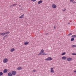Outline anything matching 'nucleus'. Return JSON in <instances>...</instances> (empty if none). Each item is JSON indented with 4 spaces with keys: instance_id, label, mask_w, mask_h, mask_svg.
<instances>
[{
    "instance_id": "obj_21",
    "label": "nucleus",
    "mask_w": 76,
    "mask_h": 76,
    "mask_svg": "<svg viewBox=\"0 0 76 76\" xmlns=\"http://www.w3.org/2000/svg\"><path fill=\"white\" fill-rule=\"evenodd\" d=\"M66 8H64L62 9V11H63V12H64L65 11H66Z\"/></svg>"
},
{
    "instance_id": "obj_6",
    "label": "nucleus",
    "mask_w": 76,
    "mask_h": 76,
    "mask_svg": "<svg viewBox=\"0 0 76 76\" xmlns=\"http://www.w3.org/2000/svg\"><path fill=\"white\" fill-rule=\"evenodd\" d=\"M54 68L53 67H52L50 68V72L52 73H54Z\"/></svg>"
},
{
    "instance_id": "obj_34",
    "label": "nucleus",
    "mask_w": 76,
    "mask_h": 76,
    "mask_svg": "<svg viewBox=\"0 0 76 76\" xmlns=\"http://www.w3.org/2000/svg\"><path fill=\"white\" fill-rule=\"evenodd\" d=\"M69 24H70V23H68V24H69Z\"/></svg>"
},
{
    "instance_id": "obj_5",
    "label": "nucleus",
    "mask_w": 76,
    "mask_h": 76,
    "mask_svg": "<svg viewBox=\"0 0 76 76\" xmlns=\"http://www.w3.org/2000/svg\"><path fill=\"white\" fill-rule=\"evenodd\" d=\"M52 7L53 9H56L57 8V6L55 4H53L52 5Z\"/></svg>"
},
{
    "instance_id": "obj_29",
    "label": "nucleus",
    "mask_w": 76,
    "mask_h": 76,
    "mask_svg": "<svg viewBox=\"0 0 76 76\" xmlns=\"http://www.w3.org/2000/svg\"><path fill=\"white\" fill-rule=\"evenodd\" d=\"M31 1H32L34 2V1H37V0H31Z\"/></svg>"
},
{
    "instance_id": "obj_16",
    "label": "nucleus",
    "mask_w": 76,
    "mask_h": 76,
    "mask_svg": "<svg viewBox=\"0 0 76 76\" xmlns=\"http://www.w3.org/2000/svg\"><path fill=\"white\" fill-rule=\"evenodd\" d=\"M24 16V14L22 15L20 17H19V18H23V16Z\"/></svg>"
},
{
    "instance_id": "obj_11",
    "label": "nucleus",
    "mask_w": 76,
    "mask_h": 76,
    "mask_svg": "<svg viewBox=\"0 0 76 76\" xmlns=\"http://www.w3.org/2000/svg\"><path fill=\"white\" fill-rule=\"evenodd\" d=\"M7 72V69H4L3 71L4 73H6Z\"/></svg>"
},
{
    "instance_id": "obj_18",
    "label": "nucleus",
    "mask_w": 76,
    "mask_h": 76,
    "mask_svg": "<svg viewBox=\"0 0 76 76\" xmlns=\"http://www.w3.org/2000/svg\"><path fill=\"white\" fill-rule=\"evenodd\" d=\"M16 5H17V4H13L11 6V7H13V6H16Z\"/></svg>"
},
{
    "instance_id": "obj_20",
    "label": "nucleus",
    "mask_w": 76,
    "mask_h": 76,
    "mask_svg": "<svg viewBox=\"0 0 76 76\" xmlns=\"http://www.w3.org/2000/svg\"><path fill=\"white\" fill-rule=\"evenodd\" d=\"M75 39L74 38H72L71 39V41H73Z\"/></svg>"
},
{
    "instance_id": "obj_4",
    "label": "nucleus",
    "mask_w": 76,
    "mask_h": 76,
    "mask_svg": "<svg viewBox=\"0 0 76 76\" xmlns=\"http://www.w3.org/2000/svg\"><path fill=\"white\" fill-rule=\"evenodd\" d=\"M40 53L42 54V55H44L45 54V55H47V54H48H48H44V50L42 49V50H41Z\"/></svg>"
},
{
    "instance_id": "obj_3",
    "label": "nucleus",
    "mask_w": 76,
    "mask_h": 76,
    "mask_svg": "<svg viewBox=\"0 0 76 76\" xmlns=\"http://www.w3.org/2000/svg\"><path fill=\"white\" fill-rule=\"evenodd\" d=\"M10 33V32H9V31H8L6 33H0V35H3V36H4L5 35H6V34H9Z\"/></svg>"
},
{
    "instance_id": "obj_1",
    "label": "nucleus",
    "mask_w": 76,
    "mask_h": 76,
    "mask_svg": "<svg viewBox=\"0 0 76 76\" xmlns=\"http://www.w3.org/2000/svg\"><path fill=\"white\" fill-rule=\"evenodd\" d=\"M53 59V58H51V57H49L45 59V60L46 61H51V60H52Z\"/></svg>"
},
{
    "instance_id": "obj_7",
    "label": "nucleus",
    "mask_w": 76,
    "mask_h": 76,
    "mask_svg": "<svg viewBox=\"0 0 76 76\" xmlns=\"http://www.w3.org/2000/svg\"><path fill=\"white\" fill-rule=\"evenodd\" d=\"M66 60L68 61H70L72 60V58L70 57H68L66 58Z\"/></svg>"
},
{
    "instance_id": "obj_22",
    "label": "nucleus",
    "mask_w": 76,
    "mask_h": 76,
    "mask_svg": "<svg viewBox=\"0 0 76 76\" xmlns=\"http://www.w3.org/2000/svg\"><path fill=\"white\" fill-rule=\"evenodd\" d=\"M3 72H0V76H2L3 75Z\"/></svg>"
},
{
    "instance_id": "obj_17",
    "label": "nucleus",
    "mask_w": 76,
    "mask_h": 76,
    "mask_svg": "<svg viewBox=\"0 0 76 76\" xmlns=\"http://www.w3.org/2000/svg\"><path fill=\"white\" fill-rule=\"evenodd\" d=\"M71 37H72V38H76V35H72L71 36Z\"/></svg>"
},
{
    "instance_id": "obj_9",
    "label": "nucleus",
    "mask_w": 76,
    "mask_h": 76,
    "mask_svg": "<svg viewBox=\"0 0 76 76\" xmlns=\"http://www.w3.org/2000/svg\"><path fill=\"white\" fill-rule=\"evenodd\" d=\"M15 51V48H11L10 50V52H13Z\"/></svg>"
},
{
    "instance_id": "obj_8",
    "label": "nucleus",
    "mask_w": 76,
    "mask_h": 76,
    "mask_svg": "<svg viewBox=\"0 0 76 76\" xmlns=\"http://www.w3.org/2000/svg\"><path fill=\"white\" fill-rule=\"evenodd\" d=\"M16 73V72L15 71H13L12 72V75H15Z\"/></svg>"
},
{
    "instance_id": "obj_12",
    "label": "nucleus",
    "mask_w": 76,
    "mask_h": 76,
    "mask_svg": "<svg viewBox=\"0 0 76 76\" xmlns=\"http://www.w3.org/2000/svg\"><path fill=\"white\" fill-rule=\"evenodd\" d=\"M42 3V0L39 1L38 2V4H40Z\"/></svg>"
},
{
    "instance_id": "obj_26",
    "label": "nucleus",
    "mask_w": 76,
    "mask_h": 76,
    "mask_svg": "<svg viewBox=\"0 0 76 76\" xmlns=\"http://www.w3.org/2000/svg\"><path fill=\"white\" fill-rule=\"evenodd\" d=\"M72 35V33H69L68 34V36H70V35Z\"/></svg>"
},
{
    "instance_id": "obj_10",
    "label": "nucleus",
    "mask_w": 76,
    "mask_h": 76,
    "mask_svg": "<svg viewBox=\"0 0 76 76\" xmlns=\"http://www.w3.org/2000/svg\"><path fill=\"white\" fill-rule=\"evenodd\" d=\"M62 59L63 60H66L67 59V57L66 56H63L62 57Z\"/></svg>"
},
{
    "instance_id": "obj_27",
    "label": "nucleus",
    "mask_w": 76,
    "mask_h": 76,
    "mask_svg": "<svg viewBox=\"0 0 76 76\" xmlns=\"http://www.w3.org/2000/svg\"><path fill=\"white\" fill-rule=\"evenodd\" d=\"M70 1L71 2H73V1H74V0H70Z\"/></svg>"
},
{
    "instance_id": "obj_31",
    "label": "nucleus",
    "mask_w": 76,
    "mask_h": 76,
    "mask_svg": "<svg viewBox=\"0 0 76 76\" xmlns=\"http://www.w3.org/2000/svg\"><path fill=\"white\" fill-rule=\"evenodd\" d=\"M74 73H76V70H75L74 71Z\"/></svg>"
},
{
    "instance_id": "obj_30",
    "label": "nucleus",
    "mask_w": 76,
    "mask_h": 76,
    "mask_svg": "<svg viewBox=\"0 0 76 76\" xmlns=\"http://www.w3.org/2000/svg\"><path fill=\"white\" fill-rule=\"evenodd\" d=\"M54 29H56V26H54Z\"/></svg>"
},
{
    "instance_id": "obj_14",
    "label": "nucleus",
    "mask_w": 76,
    "mask_h": 76,
    "mask_svg": "<svg viewBox=\"0 0 76 76\" xmlns=\"http://www.w3.org/2000/svg\"><path fill=\"white\" fill-rule=\"evenodd\" d=\"M29 44V42H24V45H28Z\"/></svg>"
},
{
    "instance_id": "obj_35",
    "label": "nucleus",
    "mask_w": 76,
    "mask_h": 76,
    "mask_svg": "<svg viewBox=\"0 0 76 76\" xmlns=\"http://www.w3.org/2000/svg\"><path fill=\"white\" fill-rule=\"evenodd\" d=\"M6 37V36H4V37Z\"/></svg>"
},
{
    "instance_id": "obj_19",
    "label": "nucleus",
    "mask_w": 76,
    "mask_h": 76,
    "mask_svg": "<svg viewBox=\"0 0 76 76\" xmlns=\"http://www.w3.org/2000/svg\"><path fill=\"white\" fill-rule=\"evenodd\" d=\"M72 48H74L75 47H76V45H73L72 46Z\"/></svg>"
},
{
    "instance_id": "obj_15",
    "label": "nucleus",
    "mask_w": 76,
    "mask_h": 76,
    "mask_svg": "<svg viewBox=\"0 0 76 76\" xmlns=\"http://www.w3.org/2000/svg\"><path fill=\"white\" fill-rule=\"evenodd\" d=\"M8 76H12V74L11 73L9 72L8 74Z\"/></svg>"
},
{
    "instance_id": "obj_23",
    "label": "nucleus",
    "mask_w": 76,
    "mask_h": 76,
    "mask_svg": "<svg viewBox=\"0 0 76 76\" xmlns=\"http://www.w3.org/2000/svg\"><path fill=\"white\" fill-rule=\"evenodd\" d=\"M38 56H41V55H42V54L40 52L38 54Z\"/></svg>"
},
{
    "instance_id": "obj_28",
    "label": "nucleus",
    "mask_w": 76,
    "mask_h": 76,
    "mask_svg": "<svg viewBox=\"0 0 76 76\" xmlns=\"http://www.w3.org/2000/svg\"><path fill=\"white\" fill-rule=\"evenodd\" d=\"M36 70L35 69L33 70V72H36Z\"/></svg>"
},
{
    "instance_id": "obj_13",
    "label": "nucleus",
    "mask_w": 76,
    "mask_h": 76,
    "mask_svg": "<svg viewBox=\"0 0 76 76\" xmlns=\"http://www.w3.org/2000/svg\"><path fill=\"white\" fill-rule=\"evenodd\" d=\"M22 69V67L21 66H19L17 68V70H21Z\"/></svg>"
},
{
    "instance_id": "obj_32",
    "label": "nucleus",
    "mask_w": 76,
    "mask_h": 76,
    "mask_svg": "<svg viewBox=\"0 0 76 76\" xmlns=\"http://www.w3.org/2000/svg\"><path fill=\"white\" fill-rule=\"evenodd\" d=\"M76 3V2H74L73 3Z\"/></svg>"
},
{
    "instance_id": "obj_24",
    "label": "nucleus",
    "mask_w": 76,
    "mask_h": 76,
    "mask_svg": "<svg viewBox=\"0 0 76 76\" xmlns=\"http://www.w3.org/2000/svg\"><path fill=\"white\" fill-rule=\"evenodd\" d=\"M65 54H66V53L65 52H64L61 54V55H65Z\"/></svg>"
},
{
    "instance_id": "obj_2",
    "label": "nucleus",
    "mask_w": 76,
    "mask_h": 76,
    "mask_svg": "<svg viewBox=\"0 0 76 76\" xmlns=\"http://www.w3.org/2000/svg\"><path fill=\"white\" fill-rule=\"evenodd\" d=\"M3 62L4 63H7L8 62V59L5 58L3 60Z\"/></svg>"
},
{
    "instance_id": "obj_25",
    "label": "nucleus",
    "mask_w": 76,
    "mask_h": 76,
    "mask_svg": "<svg viewBox=\"0 0 76 76\" xmlns=\"http://www.w3.org/2000/svg\"><path fill=\"white\" fill-rule=\"evenodd\" d=\"M72 55H73V56H75V55H76V53H72Z\"/></svg>"
},
{
    "instance_id": "obj_33",
    "label": "nucleus",
    "mask_w": 76,
    "mask_h": 76,
    "mask_svg": "<svg viewBox=\"0 0 76 76\" xmlns=\"http://www.w3.org/2000/svg\"><path fill=\"white\" fill-rule=\"evenodd\" d=\"M7 36H8V35H6V37H7Z\"/></svg>"
}]
</instances>
